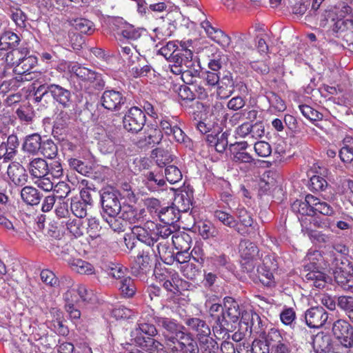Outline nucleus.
<instances>
[{
	"label": "nucleus",
	"instance_id": "11",
	"mask_svg": "<svg viewBox=\"0 0 353 353\" xmlns=\"http://www.w3.org/2000/svg\"><path fill=\"white\" fill-rule=\"evenodd\" d=\"M328 319V313L323 307H312L307 309L304 314V321L311 328L322 327Z\"/></svg>",
	"mask_w": 353,
	"mask_h": 353
},
{
	"label": "nucleus",
	"instance_id": "49",
	"mask_svg": "<svg viewBox=\"0 0 353 353\" xmlns=\"http://www.w3.org/2000/svg\"><path fill=\"white\" fill-rule=\"evenodd\" d=\"M332 13L336 15L335 17H332L333 21H340L342 19L350 16L352 13V8L345 3H339L331 11Z\"/></svg>",
	"mask_w": 353,
	"mask_h": 353
},
{
	"label": "nucleus",
	"instance_id": "8",
	"mask_svg": "<svg viewBox=\"0 0 353 353\" xmlns=\"http://www.w3.org/2000/svg\"><path fill=\"white\" fill-rule=\"evenodd\" d=\"M155 228H157L155 223L147 221L143 225H134L132 228V235L150 248V247L154 246L155 244Z\"/></svg>",
	"mask_w": 353,
	"mask_h": 353
},
{
	"label": "nucleus",
	"instance_id": "6",
	"mask_svg": "<svg viewBox=\"0 0 353 353\" xmlns=\"http://www.w3.org/2000/svg\"><path fill=\"white\" fill-rule=\"evenodd\" d=\"M239 253L244 261L243 265L248 272H252L259 265V250L253 242L249 240L241 241Z\"/></svg>",
	"mask_w": 353,
	"mask_h": 353
},
{
	"label": "nucleus",
	"instance_id": "41",
	"mask_svg": "<svg viewBox=\"0 0 353 353\" xmlns=\"http://www.w3.org/2000/svg\"><path fill=\"white\" fill-rule=\"evenodd\" d=\"M232 160L236 163H245L249 167H255L256 163L254 159L245 151H231Z\"/></svg>",
	"mask_w": 353,
	"mask_h": 353
},
{
	"label": "nucleus",
	"instance_id": "23",
	"mask_svg": "<svg viewBox=\"0 0 353 353\" xmlns=\"http://www.w3.org/2000/svg\"><path fill=\"white\" fill-rule=\"evenodd\" d=\"M142 350L149 353H171L168 345L163 344L153 337L147 336L145 339L136 343Z\"/></svg>",
	"mask_w": 353,
	"mask_h": 353
},
{
	"label": "nucleus",
	"instance_id": "42",
	"mask_svg": "<svg viewBox=\"0 0 353 353\" xmlns=\"http://www.w3.org/2000/svg\"><path fill=\"white\" fill-rule=\"evenodd\" d=\"M199 232L203 239L216 237L219 230L209 221L201 222L199 225Z\"/></svg>",
	"mask_w": 353,
	"mask_h": 353
},
{
	"label": "nucleus",
	"instance_id": "33",
	"mask_svg": "<svg viewBox=\"0 0 353 353\" xmlns=\"http://www.w3.org/2000/svg\"><path fill=\"white\" fill-rule=\"evenodd\" d=\"M41 136L34 133L26 137L23 143V149L30 154H37L41 150Z\"/></svg>",
	"mask_w": 353,
	"mask_h": 353
},
{
	"label": "nucleus",
	"instance_id": "50",
	"mask_svg": "<svg viewBox=\"0 0 353 353\" xmlns=\"http://www.w3.org/2000/svg\"><path fill=\"white\" fill-rule=\"evenodd\" d=\"M165 176L168 181L174 184L182 179L181 170L175 165H170L165 168Z\"/></svg>",
	"mask_w": 353,
	"mask_h": 353
},
{
	"label": "nucleus",
	"instance_id": "5",
	"mask_svg": "<svg viewBox=\"0 0 353 353\" xmlns=\"http://www.w3.org/2000/svg\"><path fill=\"white\" fill-rule=\"evenodd\" d=\"M121 196L119 191L112 187L103 189L101 192V203L103 213L108 216H117L122 208Z\"/></svg>",
	"mask_w": 353,
	"mask_h": 353
},
{
	"label": "nucleus",
	"instance_id": "36",
	"mask_svg": "<svg viewBox=\"0 0 353 353\" xmlns=\"http://www.w3.org/2000/svg\"><path fill=\"white\" fill-rule=\"evenodd\" d=\"M72 270L81 274L91 275L95 273L93 265L82 259H74L70 262Z\"/></svg>",
	"mask_w": 353,
	"mask_h": 353
},
{
	"label": "nucleus",
	"instance_id": "55",
	"mask_svg": "<svg viewBox=\"0 0 353 353\" xmlns=\"http://www.w3.org/2000/svg\"><path fill=\"white\" fill-rule=\"evenodd\" d=\"M211 261L216 270L231 269L229 257L224 254L212 256Z\"/></svg>",
	"mask_w": 353,
	"mask_h": 353
},
{
	"label": "nucleus",
	"instance_id": "7",
	"mask_svg": "<svg viewBox=\"0 0 353 353\" xmlns=\"http://www.w3.org/2000/svg\"><path fill=\"white\" fill-rule=\"evenodd\" d=\"M332 332L343 347H350L352 345L353 327L348 321L343 319L336 320L333 323Z\"/></svg>",
	"mask_w": 353,
	"mask_h": 353
},
{
	"label": "nucleus",
	"instance_id": "63",
	"mask_svg": "<svg viewBox=\"0 0 353 353\" xmlns=\"http://www.w3.org/2000/svg\"><path fill=\"white\" fill-rule=\"evenodd\" d=\"M16 114L21 121L31 122L34 114L32 108L29 105L21 106L16 111Z\"/></svg>",
	"mask_w": 353,
	"mask_h": 353
},
{
	"label": "nucleus",
	"instance_id": "44",
	"mask_svg": "<svg viewBox=\"0 0 353 353\" xmlns=\"http://www.w3.org/2000/svg\"><path fill=\"white\" fill-rule=\"evenodd\" d=\"M69 70L83 81L90 80V77L94 76V71L87 68L81 67L78 63H72L68 66Z\"/></svg>",
	"mask_w": 353,
	"mask_h": 353
},
{
	"label": "nucleus",
	"instance_id": "59",
	"mask_svg": "<svg viewBox=\"0 0 353 353\" xmlns=\"http://www.w3.org/2000/svg\"><path fill=\"white\" fill-rule=\"evenodd\" d=\"M315 203L316 204L314 205V214H315V212H319V213L327 216L334 215V210L330 204L324 201H320V199L317 197Z\"/></svg>",
	"mask_w": 353,
	"mask_h": 353
},
{
	"label": "nucleus",
	"instance_id": "64",
	"mask_svg": "<svg viewBox=\"0 0 353 353\" xmlns=\"http://www.w3.org/2000/svg\"><path fill=\"white\" fill-rule=\"evenodd\" d=\"M254 150L256 154L261 157H268L272 153V148L266 141H257L254 144Z\"/></svg>",
	"mask_w": 353,
	"mask_h": 353
},
{
	"label": "nucleus",
	"instance_id": "54",
	"mask_svg": "<svg viewBox=\"0 0 353 353\" xmlns=\"http://www.w3.org/2000/svg\"><path fill=\"white\" fill-rule=\"evenodd\" d=\"M299 109L300 110L303 116L312 121L321 120L323 114L317 110L313 109L312 107L307 105H299Z\"/></svg>",
	"mask_w": 353,
	"mask_h": 353
},
{
	"label": "nucleus",
	"instance_id": "16",
	"mask_svg": "<svg viewBox=\"0 0 353 353\" xmlns=\"http://www.w3.org/2000/svg\"><path fill=\"white\" fill-rule=\"evenodd\" d=\"M170 350L171 353H199L196 341L186 333Z\"/></svg>",
	"mask_w": 353,
	"mask_h": 353
},
{
	"label": "nucleus",
	"instance_id": "25",
	"mask_svg": "<svg viewBox=\"0 0 353 353\" xmlns=\"http://www.w3.org/2000/svg\"><path fill=\"white\" fill-rule=\"evenodd\" d=\"M156 245L150 247V250L156 257H159L166 263L172 262V253L170 241H155Z\"/></svg>",
	"mask_w": 353,
	"mask_h": 353
},
{
	"label": "nucleus",
	"instance_id": "58",
	"mask_svg": "<svg viewBox=\"0 0 353 353\" xmlns=\"http://www.w3.org/2000/svg\"><path fill=\"white\" fill-rule=\"evenodd\" d=\"M0 41L7 44L9 48H14L19 45L20 38L17 34L7 31L1 37Z\"/></svg>",
	"mask_w": 353,
	"mask_h": 353
},
{
	"label": "nucleus",
	"instance_id": "15",
	"mask_svg": "<svg viewBox=\"0 0 353 353\" xmlns=\"http://www.w3.org/2000/svg\"><path fill=\"white\" fill-rule=\"evenodd\" d=\"M201 26L213 41L220 45L224 50H229L230 37L225 34L222 30L212 27L208 21L201 22Z\"/></svg>",
	"mask_w": 353,
	"mask_h": 353
},
{
	"label": "nucleus",
	"instance_id": "57",
	"mask_svg": "<svg viewBox=\"0 0 353 353\" xmlns=\"http://www.w3.org/2000/svg\"><path fill=\"white\" fill-rule=\"evenodd\" d=\"M310 237L312 240L320 244L331 243L334 239V236L332 234H325L321 231L317 230L311 231Z\"/></svg>",
	"mask_w": 353,
	"mask_h": 353
},
{
	"label": "nucleus",
	"instance_id": "60",
	"mask_svg": "<svg viewBox=\"0 0 353 353\" xmlns=\"http://www.w3.org/2000/svg\"><path fill=\"white\" fill-rule=\"evenodd\" d=\"M174 206L179 212H187L190 209V200L188 194H178L174 199Z\"/></svg>",
	"mask_w": 353,
	"mask_h": 353
},
{
	"label": "nucleus",
	"instance_id": "22",
	"mask_svg": "<svg viewBox=\"0 0 353 353\" xmlns=\"http://www.w3.org/2000/svg\"><path fill=\"white\" fill-rule=\"evenodd\" d=\"M125 98L115 90H106L102 97L101 102L103 107L108 110H114L121 103H124Z\"/></svg>",
	"mask_w": 353,
	"mask_h": 353
},
{
	"label": "nucleus",
	"instance_id": "24",
	"mask_svg": "<svg viewBox=\"0 0 353 353\" xmlns=\"http://www.w3.org/2000/svg\"><path fill=\"white\" fill-rule=\"evenodd\" d=\"M114 25L116 27L117 33L122 35L127 39L134 41L138 39L141 36L139 30L125 21H123L121 19H116Z\"/></svg>",
	"mask_w": 353,
	"mask_h": 353
},
{
	"label": "nucleus",
	"instance_id": "43",
	"mask_svg": "<svg viewBox=\"0 0 353 353\" xmlns=\"http://www.w3.org/2000/svg\"><path fill=\"white\" fill-rule=\"evenodd\" d=\"M73 26L77 30L83 34H91L95 30L94 23L91 21L84 18L75 19L73 23Z\"/></svg>",
	"mask_w": 353,
	"mask_h": 353
},
{
	"label": "nucleus",
	"instance_id": "53",
	"mask_svg": "<svg viewBox=\"0 0 353 353\" xmlns=\"http://www.w3.org/2000/svg\"><path fill=\"white\" fill-rule=\"evenodd\" d=\"M107 272L110 276L118 279L120 281L123 278L126 277L127 268L121 264L112 263L108 266Z\"/></svg>",
	"mask_w": 353,
	"mask_h": 353
},
{
	"label": "nucleus",
	"instance_id": "10",
	"mask_svg": "<svg viewBox=\"0 0 353 353\" xmlns=\"http://www.w3.org/2000/svg\"><path fill=\"white\" fill-rule=\"evenodd\" d=\"M224 313V305H221L218 303L212 304L209 308V314L210 316L215 320V325L213 327L214 333L216 334H224L223 337L229 334L228 332L230 330L229 327V320L223 315Z\"/></svg>",
	"mask_w": 353,
	"mask_h": 353
},
{
	"label": "nucleus",
	"instance_id": "48",
	"mask_svg": "<svg viewBox=\"0 0 353 353\" xmlns=\"http://www.w3.org/2000/svg\"><path fill=\"white\" fill-rule=\"evenodd\" d=\"M40 151L44 157L53 159L57 154L58 148L52 140L47 139L42 142Z\"/></svg>",
	"mask_w": 353,
	"mask_h": 353
},
{
	"label": "nucleus",
	"instance_id": "47",
	"mask_svg": "<svg viewBox=\"0 0 353 353\" xmlns=\"http://www.w3.org/2000/svg\"><path fill=\"white\" fill-rule=\"evenodd\" d=\"M274 270L265 269L264 268H258V277L260 282L265 286L272 287L274 285Z\"/></svg>",
	"mask_w": 353,
	"mask_h": 353
},
{
	"label": "nucleus",
	"instance_id": "4",
	"mask_svg": "<svg viewBox=\"0 0 353 353\" xmlns=\"http://www.w3.org/2000/svg\"><path fill=\"white\" fill-rule=\"evenodd\" d=\"M154 319L155 323L163 328L162 334L169 349L185 334L183 332V326L174 319L159 316Z\"/></svg>",
	"mask_w": 353,
	"mask_h": 353
},
{
	"label": "nucleus",
	"instance_id": "38",
	"mask_svg": "<svg viewBox=\"0 0 353 353\" xmlns=\"http://www.w3.org/2000/svg\"><path fill=\"white\" fill-rule=\"evenodd\" d=\"M19 146L18 138L14 134H11L7 138L6 143L1 142L0 144V149H3V152L7 157V159H11L16 154V149Z\"/></svg>",
	"mask_w": 353,
	"mask_h": 353
},
{
	"label": "nucleus",
	"instance_id": "14",
	"mask_svg": "<svg viewBox=\"0 0 353 353\" xmlns=\"http://www.w3.org/2000/svg\"><path fill=\"white\" fill-rule=\"evenodd\" d=\"M268 342L270 345V353H290L288 342L280 332L272 328L268 333Z\"/></svg>",
	"mask_w": 353,
	"mask_h": 353
},
{
	"label": "nucleus",
	"instance_id": "17",
	"mask_svg": "<svg viewBox=\"0 0 353 353\" xmlns=\"http://www.w3.org/2000/svg\"><path fill=\"white\" fill-rule=\"evenodd\" d=\"M157 333V330L154 325L145 322H139L131 331L130 336L132 340L134 341L135 343H137L145 339L147 336L154 337Z\"/></svg>",
	"mask_w": 353,
	"mask_h": 353
},
{
	"label": "nucleus",
	"instance_id": "62",
	"mask_svg": "<svg viewBox=\"0 0 353 353\" xmlns=\"http://www.w3.org/2000/svg\"><path fill=\"white\" fill-rule=\"evenodd\" d=\"M337 305L348 316L353 312V297L341 296L337 299Z\"/></svg>",
	"mask_w": 353,
	"mask_h": 353
},
{
	"label": "nucleus",
	"instance_id": "21",
	"mask_svg": "<svg viewBox=\"0 0 353 353\" xmlns=\"http://www.w3.org/2000/svg\"><path fill=\"white\" fill-rule=\"evenodd\" d=\"M316 197L312 194H307L304 201L296 200L292 204L293 212L302 215L313 216L314 205L316 204Z\"/></svg>",
	"mask_w": 353,
	"mask_h": 353
},
{
	"label": "nucleus",
	"instance_id": "26",
	"mask_svg": "<svg viewBox=\"0 0 353 353\" xmlns=\"http://www.w3.org/2000/svg\"><path fill=\"white\" fill-rule=\"evenodd\" d=\"M241 312L239 305L233 298L228 296L224 299V313L223 315L229 320V325L230 323L236 322Z\"/></svg>",
	"mask_w": 353,
	"mask_h": 353
},
{
	"label": "nucleus",
	"instance_id": "34",
	"mask_svg": "<svg viewBox=\"0 0 353 353\" xmlns=\"http://www.w3.org/2000/svg\"><path fill=\"white\" fill-rule=\"evenodd\" d=\"M305 279L310 285L322 289L326 285L327 277L321 271L313 270L306 274Z\"/></svg>",
	"mask_w": 353,
	"mask_h": 353
},
{
	"label": "nucleus",
	"instance_id": "30",
	"mask_svg": "<svg viewBox=\"0 0 353 353\" xmlns=\"http://www.w3.org/2000/svg\"><path fill=\"white\" fill-rule=\"evenodd\" d=\"M170 62L171 63L169 65V68H170L171 72L176 76H180L179 79L182 81L188 83L185 80V76H190V72L188 70L190 68L185 66L183 61L177 58V55L172 56V59L170 60Z\"/></svg>",
	"mask_w": 353,
	"mask_h": 353
},
{
	"label": "nucleus",
	"instance_id": "9",
	"mask_svg": "<svg viewBox=\"0 0 353 353\" xmlns=\"http://www.w3.org/2000/svg\"><path fill=\"white\" fill-rule=\"evenodd\" d=\"M123 123L128 131L138 132L142 130L145 123V114L137 107H132L123 117Z\"/></svg>",
	"mask_w": 353,
	"mask_h": 353
},
{
	"label": "nucleus",
	"instance_id": "61",
	"mask_svg": "<svg viewBox=\"0 0 353 353\" xmlns=\"http://www.w3.org/2000/svg\"><path fill=\"white\" fill-rule=\"evenodd\" d=\"M252 353H270V345L268 342V334L265 337V341L254 340L252 343Z\"/></svg>",
	"mask_w": 353,
	"mask_h": 353
},
{
	"label": "nucleus",
	"instance_id": "56",
	"mask_svg": "<svg viewBox=\"0 0 353 353\" xmlns=\"http://www.w3.org/2000/svg\"><path fill=\"white\" fill-rule=\"evenodd\" d=\"M154 234L156 236L155 241H169L168 238L173 234V231L171 230L170 225L157 224Z\"/></svg>",
	"mask_w": 353,
	"mask_h": 353
},
{
	"label": "nucleus",
	"instance_id": "37",
	"mask_svg": "<svg viewBox=\"0 0 353 353\" xmlns=\"http://www.w3.org/2000/svg\"><path fill=\"white\" fill-rule=\"evenodd\" d=\"M152 157L155 159L159 167L166 168V166L173 161L172 155L170 152L160 148L152 150Z\"/></svg>",
	"mask_w": 353,
	"mask_h": 353
},
{
	"label": "nucleus",
	"instance_id": "28",
	"mask_svg": "<svg viewBox=\"0 0 353 353\" xmlns=\"http://www.w3.org/2000/svg\"><path fill=\"white\" fill-rule=\"evenodd\" d=\"M214 217L224 225L234 229L241 234H243L245 233L243 229L239 226L238 221L236 220L230 214L223 210H217L214 211Z\"/></svg>",
	"mask_w": 353,
	"mask_h": 353
},
{
	"label": "nucleus",
	"instance_id": "40",
	"mask_svg": "<svg viewBox=\"0 0 353 353\" xmlns=\"http://www.w3.org/2000/svg\"><path fill=\"white\" fill-rule=\"evenodd\" d=\"M64 299L65 301V308L66 312L69 314L70 317L73 320H78L81 316V312L76 308L74 305V302L77 301L72 297V292L68 290L64 294Z\"/></svg>",
	"mask_w": 353,
	"mask_h": 353
},
{
	"label": "nucleus",
	"instance_id": "3",
	"mask_svg": "<svg viewBox=\"0 0 353 353\" xmlns=\"http://www.w3.org/2000/svg\"><path fill=\"white\" fill-rule=\"evenodd\" d=\"M330 270L335 281L344 290L353 292V270L346 259L335 256L332 262Z\"/></svg>",
	"mask_w": 353,
	"mask_h": 353
},
{
	"label": "nucleus",
	"instance_id": "31",
	"mask_svg": "<svg viewBox=\"0 0 353 353\" xmlns=\"http://www.w3.org/2000/svg\"><path fill=\"white\" fill-rule=\"evenodd\" d=\"M312 347L315 353H329L331 350L330 339L323 333L313 337Z\"/></svg>",
	"mask_w": 353,
	"mask_h": 353
},
{
	"label": "nucleus",
	"instance_id": "35",
	"mask_svg": "<svg viewBox=\"0 0 353 353\" xmlns=\"http://www.w3.org/2000/svg\"><path fill=\"white\" fill-rule=\"evenodd\" d=\"M159 217L165 225H171L179 219V211L176 212L174 207L163 208L159 210Z\"/></svg>",
	"mask_w": 353,
	"mask_h": 353
},
{
	"label": "nucleus",
	"instance_id": "13",
	"mask_svg": "<svg viewBox=\"0 0 353 353\" xmlns=\"http://www.w3.org/2000/svg\"><path fill=\"white\" fill-rule=\"evenodd\" d=\"M185 323L192 331L196 333L200 343H204L210 337L211 330L205 321L196 317L188 318L185 320Z\"/></svg>",
	"mask_w": 353,
	"mask_h": 353
},
{
	"label": "nucleus",
	"instance_id": "19",
	"mask_svg": "<svg viewBox=\"0 0 353 353\" xmlns=\"http://www.w3.org/2000/svg\"><path fill=\"white\" fill-rule=\"evenodd\" d=\"M7 174L15 185L23 186L28 181V176L26 169L18 163H11L8 167Z\"/></svg>",
	"mask_w": 353,
	"mask_h": 353
},
{
	"label": "nucleus",
	"instance_id": "1",
	"mask_svg": "<svg viewBox=\"0 0 353 353\" xmlns=\"http://www.w3.org/2000/svg\"><path fill=\"white\" fill-rule=\"evenodd\" d=\"M195 110L192 112V121L197 130L202 134L210 132H221L227 120L225 109L221 104H216L211 109L196 101Z\"/></svg>",
	"mask_w": 353,
	"mask_h": 353
},
{
	"label": "nucleus",
	"instance_id": "29",
	"mask_svg": "<svg viewBox=\"0 0 353 353\" xmlns=\"http://www.w3.org/2000/svg\"><path fill=\"white\" fill-rule=\"evenodd\" d=\"M21 197L26 204L37 205L43 198V194L32 186H25L21 190Z\"/></svg>",
	"mask_w": 353,
	"mask_h": 353
},
{
	"label": "nucleus",
	"instance_id": "39",
	"mask_svg": "<svg viewBox=\"0 0 353 353\" xmlns=\"http://www.w3.org/2000/svg\"><path fill=\"white\" fill-rule=\"evenodd\" d=\"M119 289L121 295L126 298L132 297L137 290L134 281L130 276H126L119 281Z\"/></svg>",
	"mask_w": 353,
	"mask_h": 353
},
{
	"label": "nucleus",
	"instance_id": "46",
	"mask_svg": "<svg viewBox=\"0 0 353 353\" xmlns=\"http://www.w3.org/2000/svg\"><path fill=\"white\" fill-rule=\"evenodd\" d=\"M89 205L79 199H73L70 203V210L73 214L78 218H83L87 215L88 207Z\"/></svg>",
	"mask_w": 353,
	"mask_h": 353
},
{
	"label": "nucleus",
	"instance_id": "52",
	"mask_svg": "<svg viewBox=\"0 0 353 353\" xmlns=\"http://www.w3.org/2000/svg\"><path fill=\"white\" fill-rule=\"evenodd\" d=\"M68 230L75 237L81 236L83 234L84 227L81 219H73L66 223Z\"/></svg>",
	"mask_w": 353,
	"mask_h": 353
},
{
	"label": "nucleus",
	"instance_id": "12",
	"mask_svg": "<svg viewBox=\"0 0 353 353\" xmlns=\"http://www.w3.org/2000/svg\"><path fill=\"white\" fill-rule=\"evenodd\" d=\"M150 248L139 251L134 261V263L131 268L132 274L139 278H143L146 273L150 271Z\"/></svg>",
	"mask_w": 353,
	"mask_h": 353
},
{
	"label": "nucleus",
	"instance_id": "45",
	"mask_svg": "<svg viewBox=\"0 0 353 353\" xmlns=\"http://www.w3.org/2000/svg\"><path fill=\"white\" fill-rule=\"evenodd\" d=\"M266 97L270 104L277 111L283 112L286 110V105L284 100L276 92L270 90L266 92Z\"/></svg>",
	"mask_w": 353,
	"mask_h": 353
},
{
	"label": "nucleus",
	"instance_id": "32",
	"mask_svg": "<svg viewBox=\"0 0 353 353\" xmlns=\"http://www.w3.org/2000/svg\"><path fill=\"white\" fill-rule=\"evenodd\" d=\"M171 242L176 250L189 251L192 239L189 234L182 232L173 234L171 238Z\"/></svg>",
	"mask_w": 353,
	"mask_h": 353
},
{
	"label": "nucleus",
	"instance_id": "51",
	"mask_svg": "<svg viewBox=\"0 0 353 353\" xmlns=\"http://www.w3.org/2000/svg\"><path fill=\"white\" fill-rule=\"evenodd\" d=\"M236 215L238 218V223L244 228H254V221L250 214L243 208L236 210Z\"/></svg>",
	"mask_w": 353,
	"mask_h": 353
},
{
	"label": "nucleus",
	"instance_id": "2",
	"mask_svg": "<svg viewBox=\"0 0 353 353\" xmlns=\"http://www.w3.org/2000/svg\"><path fill=\"white\" fill-rule=\"evenodd\" d=\"M29 50L23 47L13 49L8 52L6 61L14 67V70L19 74H30L37 63V59L32 55H28Z\"/></svg>",
	"mask_w": 353,
	"mask_h": 353
},
{
	"label": "nucleus",
	"instance_id": "27",
	"mask_svg": "<svg viewBox=\"0 0 353 353\" xmlns=\"http://www.w3.org/2000/svg\"><path fill=\"white\" fill-rule=\"evenodd\" d=\"M28 168L30 174L36 178L46 176L49 173V165L41 158L32 159L29 162Z\"/></svg>",
	"mask_w": 353,
	"mask_h": 353
},
{
	"label": "nucleus",
	"instance_id": "20",
	"mask_svg": "<svg viewBox=\"0 0 353 353\" xmlns=\"http://www.w3.org/2000/svg\"><path fill=\"white\" fill-rule=\"evenodd\" d=\"M123 220L130 223H137L144 221L145 210L144 209H137L131 205H123L119 212Z\"/></svg>",
	"mask_w": 353,
	"mask_h": 353
},
{
	"label": "nucleus",
	"instance_id": "18",
	"mask_svg": "<svg viewBox=\"0 0 353 353\" xmlns=\"http://www.w3.org/2000/svg\"><path fill=\"white\" fill-rule=\"evenodd\" d=\"M34 91V90H33ZM35 90L34 93V99L36 102H39L43 97L51 95L53 98L63 105H65L70 99L71 94L69 90H51L50 92L46 90Z\"/></svg>",
	"mask_w": 353,
	"mask_h": 353
}]
</instances>
